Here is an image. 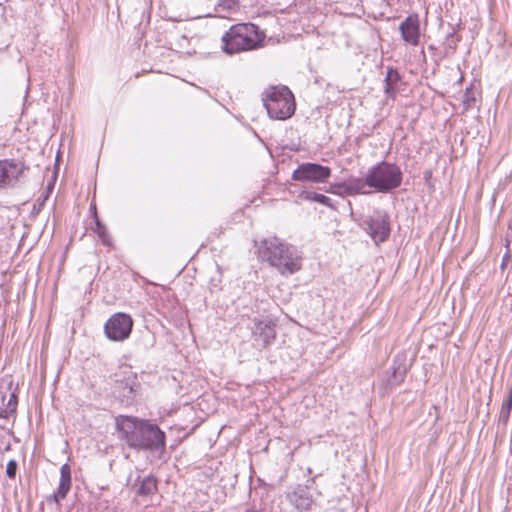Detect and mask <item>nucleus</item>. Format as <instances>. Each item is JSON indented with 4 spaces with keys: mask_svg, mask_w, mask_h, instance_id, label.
Listing matches in <instances>:
<instances>
[{
    "mask_svg": "<svg viewBox=\"0 0 512 512\" xmlns=\"http://www.w3.org/2000/svg\"><path fill=\"white\" fill-rule=\"evenodd\" d=\"M116 427L130 448L150 451H163L165 448V433L156 424L120 415L116 418Z\"/></svg>",
    "mask_w": 512,
    "mask_h": 512,
    "instance_id": "1",
    "label": "nucleus"
},
{
    "mask_svg": "<svg viewBox=\"0 0 512 512\" xmlns=\"http://www.w3.org/2000/svg\"><path fill=\"white\" fill-rule=\"evenodd\" d=\"M258 252L262 260L269 262L282 275H291L301 268L297 249L276 237L261 241Z\"/></svg>",
    "mask_w": 512,
    "mask_h": 512,
    "instance_id": "2",
    "label": "nucleus"
},
{
    "mask_svg": "<svg viewBox=\"0 0 512 512\" xmlns=\"http://www.w3.org/2000/svg\"><path fill=\"white\" fill-rule=\"evenodd\" d=\"M265 34L253 23L233 25L222 36V49L232 55L263 46Z\"/></svg>",
    "mask_w": 512,
    "mask_h": 512,
    "instance_id": "3",
    "label": "nucleus"
},
{
    "mask_svg": "<svg viewBox=\"0 0 512 512\" xmlns=\"http://www.w3.org/2000/svg\"><path fill=\"white\" fill-rule=\"evenodd\" d=\"M263 103L270 118L285 120L295 111V99L286 87H269L263 92Z\"/></svg>",
    "mask_w": 512,
    "mask_h": 512,
    "instance_id": "4",
    "label": "nucleus"
},
{
    "mask_svg": "<svg viewBox=\"0 0 512 512\" xmlns=\"http://www.w3.org/2000/svg\"><path fill=\"white\" fill-rule=\"evenodd\" d=\"M368 187L377 192L387 193L402 183V171L393 163L382 161L368 171Z\"/></svg>",
    "mask_w": 512,
    "mask_h": 512,
    "instance_id": "5",
    "label": "nucleus"
},
{
    "mask_svg": "<svg viewBox=\"0 0 512 512\" xmlns=\"http://www.w3.org/2000/svg\"><path fill=\"white\" fill-rule=\"evenodd\" d=\"M133 319L126 313L113 314L104 325V332L111 341L121 342L126 340L132 331Z\"/></svg>",
    "mask_w": 512,
    "mask_h": 512,
    "instance_id": "6",
    "label": "nucleus"
},
{
    "mask_svg": "<svg viewBox=\"0 0 512 512\" xmlns=\"http://www.w3.org/2000/svg\"><path fill=\"white\" fill-rule=\"evenodd\" d=\"M27 169L21 160H0V190L15 188Z\"/></svg>",
    "mask_w": 512,
    "mask_h": 512,
    "instance_id": "7",
    "label": "nucleus"
},
{
    "mask_svg": "<svg viewBox=\"0 0 512 512\" xmlns=\"http://www.w3.org/2000/svg\"><path fill=\"white\" fill-rule=\"evenodd\" d=\"M331 176V169L318 163L305 162L292 173V179L300 182L324 183Z\"/></svg>",
    "mask_w": 512,
    "mask_h": 512,
    "instance_id": "8",
    "label": "nucleus"
},
{
    "mask_svg": "<svg viewBox=\"0 0 512 512\" xmlns=\"http://www.w3.org/2000/svg\"><path fill=\"white\" fill-rule=\"evenodd\" d=\"M363 228L376 244L382 243L390 234L389 217L384 211L376 210L363 221Z\"/></svg>",
    "mask_w": 512,
    "mask_h": 512,
    "instance_id": "9",
    "label": "nucleus"
},
{
    "mask_svg": "<svg viewBox=\"0 0 512 512\" xmlns=\"http://www.w3.org/2000/svg\"><path fill=\"white\" fill-rule=\"evenodd\" d=\"M253 322L252 338L254 346L261 349L270 346L276 338V324L274 321L269 318H254Z\"/></svg>",
    "mask_w": 512,
    "mask_h": 512,
    "instance_id": "10",
    "label": "nucleus"
},
{
    "mask_svg": "<svg viewBox=\"0 0 512 512\" xmlns=\"http://www.w3.org/2000/svg\"><path fill=\"white\" fill-rule=\"evenodd\" d=\"M399 31L405 43L417 46L420 40V20L416 13L410 14L399 25Z\"/></svg>",
    "mask_w": 512,
    "mask_h": 512,
    "instance_id": "11",
    "label": "nucleus"
},
{
    "mask_svg": "<svg viewBox=\"0 0 512 512\" xmlns=\"http://www.w3.org/2000/svg\"><path fill=\"white\" fill-rule=\"evenodd\" d=\"M335 187L342 189V192L347 195L369 194L370 191L366 190V187H368V173L364 178L352 177L345 182L336 184Z\"/></svg>",
    "mask_w": 512,
    "mask_h": 512,
    "instance_id": "12",
    "label": "nucleus"
},
{
    "mask_svg": "<svg viewBox=\"0 0 512 512\" xmlns=\"http://www.w3.org/2000/svg\"><path fill=\"white\" fill-rule=\"evenodd\" d=\"M71 488V469L68 464H63L60 468V482L53 499L56 503L63 500Z\"/></svg>",
    "mask_w": 512,
    "mask_h": 512,
    "instance_id": "13",
    "label": "nucleus"
},
{
    "mask_svg": "<svg viewBox=\"0 0 512 512\" xmlns=\"http://www.w3.org/2000/svg\"><path fill=\"white\" fill-rule=\"evenodd\" d=\"M18 405V396L15 392L10 394V397L5 404V407L0 410V418H9L16 412Z\"/></svg>",
    "mask_w": 512,
    "mask_h": 512,
    "instance_id": "14",
    "label": "nucleus"
},
{
    "mask_svg": "<svg viewBox=\"0 0 512 512\" xmlns=\"http://www.w3.org/2000/svg\"><path fill=\"white\" fill-rule=\"evenodd\" d=\"M156 480L153 477H145L139 485L138 494L147 496L152 494L156 490Z\"/></svg>",
    "mask_w": 512,
    "mask_h": 512,
    "instance_id": "15",
    "label": "nucleus"
},
{
    "mask_svg": "<svg viewBox=\"0 0 512 512\" xmlns=\"http://www.w3.org/2000/svg\"><path fill=\"white\" fill-rule=\"evenodd\" d=\"M400 80L399 73L394 69H388L385 78V92L389 95L394 93V85Z\"/></svg>",
    "mask_w": 512,
    "mask_h": 512,
    "instance_id": "16",
    "label": "nucleus"
},
{
    "mask_svg": "<svg viewBox=\"0 0 512 512\" xmlns=\"http://www.w3.org/2000/svg\"><path fill=\"white\" fill-rule=\"evenodd\" d=\"M302 195L303 198L306 200L314 201L327 207L334 208L331 203V199L323 194H319L316 192H303Z\"/></svg>",
    "mask_w": 512,
    "mask_h": 512,
    "instance_id": "17",
    "label": "nucleus"
},
{
    "mask_svg": "<svg viewBox=\"0 0 512 512\" xmlns=\"http://www.w3.org/2000/svg\"><path fill=\"white\" fill-rule=\"evenodd\" d=\"M512 409V394L508 395L507 398L504 400L501 406L500 410V418L503 421H507Z\"/></svg>",
    "mask_w": 512,
    "mask_h": 512,
    "instance_id": "18",
    "label": "nucleus"
},
{
    "mask_svg": "<svg viewBox=\"0 0 512 512\" xmlns=\"http://www.w3.org/2000/svg\"><path fill=\"white\" fill-rule=\"evenodd\" d=\"M138 384L136 382V377H129L125 383V387L123 388V397H131V395L136 391Z\"/></svg>",
    "mask_w": 512,
    "mask_h": 512,
    "instance_id": "19",
    "label": "nucleus"
},
{
    "mask_svg": "<svg viewBox=\"0 0 512 512\" xmlns=\"http://www.w3.org/2000/svg\"><path fill=\"white\" fill-rule=\"evenodd\" d=\"M96 229L95 232L98 234L99 238L102 239L104 243H106L107 231L105 226L99 221L98 218L95 219Z\"/></svg>",
    "mask_w": 512,
    "mask_h": 512,
    "instance_id": "20",
    "label": "nucleus"
},
{
    "mask_svg": "<svg viewBox=\"0 0 512 512\" xmlns=\"http://www.w3.org/2000/svg\"><path fill=\"white\" fill-rule=\"evenodd\" d=\"M17 463L14 460H10L6 467V474L9 478H14L16 475Z\"/></svg>",
    "mask_w": 512,
    "mask_h": 512,
    "instance_id": "21",
    "label": "nucleus"
},
{
    "mask_svg": "<svg viewBox=\"0 0 512 512\" xmlns=\"http://www.w3.org/2000/svg\"><path fill=\"white\" fill-rule=\"evenodd\" d=\"M335 185L336 184L331 185L330 188L328 190H326V192H329V193H332V194H336V195H339V196L347 195L346 193L342 192V189L336 188Z\"/></svg>",
    "mask_w": 512,
    "mask_h": 512,
    "instance_id": "22",
    "label": "nucleus"
},
{
    "mask_svg": "<svg viewBox=\"0 0 512 512\" xmlns=\"http://www.w3.org/2000/svg\"><path fill=\"white\" fill-rule=\"evenodd\" d=\"M464 103H468V98L464 100ZM467 106H469V104H467Z\"/></svg>",
    "mask_w": 512,
    "mask_h": 512,
    "instance_id": "23",
    "label": "nucleus"
}]
</instances>
